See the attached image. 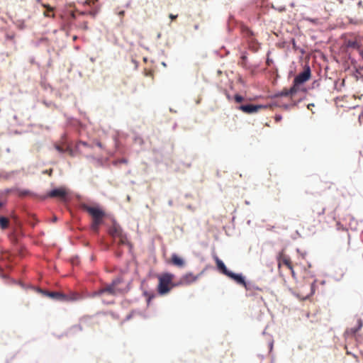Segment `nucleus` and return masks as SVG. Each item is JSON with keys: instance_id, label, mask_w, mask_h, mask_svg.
Returning a JSON list of instances; mask_svg holds the SVG:
<instances>
[{"instance_id": "ddd939ff", "label": "nucleus", "mask_w": 363, "mask_h": 363, "mask_svg": "<svg viewBox=\"0 0 363 363\" xmlns=\"http://www.w3.org/2000/svg\"><path fill=\"white\" fill-rule=\"evenodd\" d=\"M103 291V294L105 293H108L111 295H116L118 291H120V290L117 288H116L111 283L101 289Z\"/></svg>"}, {"instance_id": "9b49d317", "label": "nucleus", "mask_w": 363, "mask_h": 363, "mask_svg": "<svg viewBox=\"0 0 363 363\" xmlns=\"http://www.w3.org/2000/svg\"><path fill=\"white\" fill-rule=\"evenodd\" d=\"M172 262L174 265L182 268L185 265V262L183 258L179 257L177 254L174 253L172 255Z\"/></svg>"}, {"instance_id": "58836bf2", "label": "nucleus", "mask_w": 363, "mask_h": 363, "mask_svg": "<svg viewBox=\"0 0 363 363\" xmlns=\"http://www.w3.org/2000/svg\"><path fill=\"white\" fill-rule=\"evenodd\" d=\"M282 119V116L280 114H277L274 117V120L277 122H279Z\"/></svg>"}, {"instance_id": "72a5a7b5", "label": "nucleus", "mask_w": 363, "mask_h": 363, "mask_svg": "<svg viewBox=\"0 0 363 363\" xmlns=\"http://www.w3.org/2000/svg\"><path fill=\"white\" fill-rule=\"evenodd\" d=\"M122 281L121 278H116L113 279L111 284L116 288V286Z\"/></svg>"}, {"instance_id": "4be33fe9", "label": "nucleus", "mask_w": 363, "mask_h": 363, "mask_svg": "<svg viewBox=\"0 0 363 363\" xmlns=\"http://www.w3.org/2000/svg\"><path fill=\"white\" fill-rule=\"evenodd\" d=\"M9 226V219L4 216L0 217V227L1 229H6Z\"/></svg>"}, {"instance_id": "de8ad7c7", "label": "nucleus", "mask_w": 363, "mask_h": 363, "mask_svg": "<svg viewBox=\"0 0 363 363\" xmlns=\"http://www.w3.org/2000/svg\"><path fill=\"white\" fill-rule=\"evenodd\" d=\"M29 193H30V191L28 190H24L23 191V195H28Z\"/></svg>"}, {"instance_id": "2f4dec72", "label": "nucleus", "mask_w": 363, "mask_h": 363, "mask_svg": "<svg viewBox=\"0 0 363 363\" xmlns=\"http://www.w3.org/2000/svg\"><path fill=\"white\" fill-rule=\"evenodd\" d=\"M101 295H103V291L101 289H100L99 290H97V291L93 292L91 294V295H90L89 296L90 297H96V296H99Z\"/></svg>"}, {"instance_id": "b1692460", "label": "nucleus", "mask_w": 363, "mask_h": 363, "mask_svg": "<svg viewBox=\"0 0 363 363\" xmlns=\"http://www.w3.org/2000/svg\"><path fill=\"white\" fill-rule=\"evenodd\" d=\"M15 33H6L5 34V40L7 41H11L13 44H15Z\"/></svg>"}, {"instance_id": "a19ab883", "label": "nucleus", "mask_w": 363, "mask_h": 363, "mask_svg": "<svg viewBox=\"0 0 363 363\" xmlns=\"http://www.w3.org/2000/svg\"><path fill=\"white\" fill-rule=\"evenodd\" d=\"M95 145H96L97 147H100V148H101V149H103V148H104V146H103L102 143H101V142H99V141H96V142L95 143Z\"/></svg>"}, {"instance_id": "a211bd4d", "label": "nucleus", "mask_w": 363, "mask_h": 363, "mask_svg": "<svg viewBox=\"0 0 363 363\" xmlns=\"http://www.w3.org/2000/svg\"><path fill=\"white\" fill-rule=\"evenodd\" d=\"M249 48L253 52H257L259 48V43L255 39L248 40Z\"/></svg>"}, {"instance_id": "774afa93", "label": "nucleus", "mask_w": 363, "mask_h": 363, "mask_svg": "<svg viewBox=\"0 0 363 363\" xmlns=\"http://www.w3.org/2000/svg\"><path fill=\"white\" fill-rule=\"evenodd\" d=\"M362 5V1H359L358 2V6H361Z\"/></svg>"}, {"instance_id": "c85d7f7f", "label": "nucleus", "mask_w": 363, "mask_h": 363, "mask_svg": "<svg viewBox=\"0 0 363 363\" xmlns=\"http://www.w3.org/2000/svg\"><path fill=\"white\" fill-rule=\"evenodd\" d=\"M55 150H56L58 152H60V153H61V154H64V153L67 152L66 147H63L62 145H58V144H55Z\"/></svg>"}, {"instance_id": "0e129e2a", "label": "nucleus", "mask_w": 363, "mask_h": 363, "mask_svg": "<svg viewBox=\"0 0 363 363\" xmlns=\"http://www.w3.org/2000/svg\"><path fill=\"white\" fill-rule=\"evenodd\" d=\"M187 208H188L189 209H192V206H191V205H188V206H187Z\"/></svg>"}, {"instance_id": "7ed1b4c3", "label": "nucleus", "mask_w": 363, "mask_h": 363, "mask_svg": "<svg viewBox=\"0 0 363 363\" xmlns=\"http://www.w3.org/2000/svg\"><path fill=\"white\" fill-rule=\"evenodd\" d=\"M43 294L52 299L61 301H74L82 298V295L78 293H72L69 295H67L61 292L46 291H43Z\"/></svg>"}, {"instance_id": "338daca9", "label": "nucleus", "mask_w": 363, "mask_h": 363, "mask_svg": "<svg viewBox=\"0 0 363 363\" xmlns=\"http://www.w3.org/2000/svg\"><path fill=\"white\" fill-rule=\"evenodd\" d=\"M77 37L76 35H74V36L73 37V40H75L77 39Z\"/></svg>"}, {"instance_id": "423d86ee", "label": "nucleus", "mask_w": 363, "mask_h": 363, "mask_svg": "<svg viewBox=\"0 0 363 363\" xmlns=\"http://www.w3.org/2000/svg\"><path fill=\"white\" fill-rule=\"evenodd\" d=\"M267 105L245 104H241L237 107L238 110L248 114L257 113L259 110L267 108Z\"/></svg>"}, {"instance_id": "680f3d73", "label": "nucleus", "mask_w": 363, "mask_h": 363, "mask_svg": "<svg viewBox=\"0 0 363 363\" xmlns=\"http://www.w3.org/2000/svg\"><path fill=\"white\" fill-rule=\"evenodd\" d=\"M245 204H247V205H250V203L249 201H245Z\"/></svg>"}, {"instance_id": "6e6552de", "label": "nucleus", "mask_w": 363, "mask_h": 363, "mask_svg": "<svg viewBox=\"0 0 363 363\" xmlns=\"http://www.w3.org/2000/svg\"><path fill=\"white\" fill-rule=\"evenodd\" d=\"M48 196L57 197L65 201L67 197V193L63 188H55L48 193Z\"/></svg>"}, {"instance_id": "dca6fc26", "label": "nucleus", "mask_w": 363, "mask_h": 363, "mask_svg": "<svg viewBox=\"0 0 363 363\" xmlns=\"http://www.w3.org/2000/svg\"><path fill=\"white\" fill-rule=\"evenodd\" d=\"M65 138V135H64L62 136V138H63L62 145L66 146L67 152H68L70 156L74 157L76 155V151L78 149H77V148H76V150L72 149L71 147V146L67 143V142L65 140H64Z\"/></svg>"}, {"instance_id": "6ab92c4d", "label": "nucleus", "mask_w": 363, "mask_h": 363, "mask_svg": "<svg viewBox=\"0 0 363 363\" xmlns=\"http://www.w3.org/2000/svg\"><path fill=\"white\" fill-rule=\"evenodd\" d=\"M242 32L245 35V36L247 38V40H250V39H254L253 38L254 33L249 28L245 27V26L243 27L242 28Z\"/></svg>"}, {"instance_id": "cd10ccee", "label": "nucleus", "mask_w": 363, "mask_h": 363, "mask_svg": "<svg viewBox=\"0 0 363 363\" xmlns=\"http://www.w3.org/2000/svg\"><path fill=\"white\" fill-rule=\"evenodd\" d=\"M83 145L84 147H89V148H91L92 149L93 148V145H89L88 143L85 142V141H82V140H79L77 145H76V148L77 149H79V145Z\"/></svg>"}, {"instance_id": "412c9836", "label": "nucleus", "mask_w": 363, "mask_h": 363, "mask_svg": "<svg viewBox=\"0 0 363 363\" xmlns=\"http://www.w3.org/2000/svg\"><path fill=\"white\" fill-rule=\"evenodd\" d=\"M362 325H363L362 320L360 318H359L357 320V325L354 328H351L350 329V332L351 333V334L354 335L359 330L361 329Z\"/></svg>"}, {"instance_id": "ea45409f", "label": "nucleus", "mask_w": 363, "mask_h": 363, "mask_svg": "<svg viewBox=\"0 0 363 363\" xmlns=\"http://www.w3.org/2000/svg\"><path fill=\"white\" fill-rule=\"evenodd\" d=\"M302 99H299L298 101H294L292 104H291V107L296 106L298 105V104L301 101Z\"/></svg>"}, {"instance_id": "c03bdc74", "label": "nucleus", "mask_w": 363, "mask_h": 363, "mask_svg": "<svg viewBox=\"0 0 363 363\" xmlns=\"http://www.w3.org/2000/svg\"><path fill=\"white\" fill-rule=\"evenodd\" d=\"M169 18L172 19V20H174L177 18V15H173V14H170L169 15Z\"/></svg>"}, {"instance_id": "aec40b11", "label": "nucleus", "mask_w": 363, "mask_h": 363, "mask_svg": "<svg viewBox=\"0 0 363 363\" xmlns=\"http://www.w3.org/2000/svg\"><path fill=\"white\" fill-rule=\"evenodd\" d=\"M299 86L300 85L295 86V82L293 81L292 86L290 89H286L289 96H293L294 94H296L299 90Z\"/></svg>"}, {"instance_id": "393cba45", "label": "nucleus", "mask_w": 363, "mask_h": 363, "mask_svg": "<svg viewBox=\"0 0 363 363\" xmlns=\"http://www.w3.org/2000/svg\"><path fill=\"white\" fill-rule=\"evenodd\" d=\"M82 330V328L81 326V325L79 324H77V325H73L69 330V333H77V332H80Z\"/></svg>"}, {"instance_id": "37998d69", "label": "nucleus", "mask_w": 363, "mask_h": 363, "mask_svg": "<svg viewBox=\"0 0 363 363\" xmlns=\"http://www.w3.org/2000/svg\"><path fill=\"white\" fill-rule=\"evenodd\" d=\"M154 297H155V295H154V294H152V295H150H150L148 296V297H147V304H149V303H150V300H151L152 298H154Z\"/></svg>"}, {"instance_id": "f8f14e48", "label": "nucleus", "mask_w": 363, "mask_h": 363, "mask_svg": "<svg viewBox=\"0 0 363 363\" xmlns=\"http://www.w3.org/2000/svg\"><path fill=\"white\" fill-rule=\"evenodd\" d=\"M108 158L96 157L94 162L92 163L96 167H108Z\"/></svg>"}, {"instance_id": "13d9d810", "label": "nucleus", "mask_w": 363, "mask_h": 363, "mask_svg": "<svg viewBox=\"0 0 363 363\" xmlns=\"http://www.w3.org/2000/svg\"><path fill=\"white\" fill-rule=\"evenodd\" d=\"M199 25H198V24L194 25V29H195V30H198V29H199Z\"/></svg>"}, {"instance_id": "603ef678", "label": "nucleus", "mask_w": 363, "mask_h": 363, "mask_svg": "<svg viewBox=\"0 0 363 363\" xmlns=\"http://www.w3.org/2000/svg\"><path fill=\"white\" fill-rule=\"evenodd\" d=\"M347 354L352 355L354 357L357 358V356L354 354H352V352H347Z\"/></svg>"}, {"instance_id": "052dcab7", "label": "nucleus", "mask_w": 363, "mask_h": 363, "mask_svg": "<svg viewBox=\"0 0 363 363\" xmlns=\"http://www.w3.org/2000/svg\"><path fill=\"white\" fill-rule=\"evenodd\" d=\"M4 206V203L0 201V208Z\"/></svg>"}, {"instance_id": "f704fd0d", "label": "nucleus", "mask_w": 363, "mask_h": 363, "mask_svg": "<svg viewBox=\"0 0 363 363\" xmlns=\"http://www.w3.org/2000/svg\"><path fill=\"white\" fill-rule=\"evenodd\" d=\"M87 160H89L91 163L94 162V160L96 159V157L93 155H87L85 156Z\"/></svg>"}, {"instance_id": "f03ea898", "label": "nucleus", "mask_w": 363, "mask_h": 363, "mask_svg": "<svg viewBox=\"0 0 363 363\" xmlns=\"http://www.w3.org/2000/svg\"><path fill=\"white\" fill-rule=\"evenodd\" d=\"M174 274L171 273H164L159 277V284L157 286V291L160 295H164L167 294L172 287V279Z\"/></svg>"}, {"instance_id": "f257e3e1", "label": "nucleus", "mask_w": 363, "mask_h": 363, "mask_svg": "<svg viewBox=\"0 0 363 363\" xmlns=\"http://www.w3.org/2000/svg\"><path fill=\"white\" fill-rule=\"evenodd\" d=\"M109 234L112 237L114 244L118 247L123 245H130L125 233L118 223H114L109 228Z\"/></svg>"}, {"instance_id": "09e8293b", "label": "nucleus", "mask_w": 363, "mask_h": 363, "mask_svg": "<svg viewBox=\"0 0 363 363\" xmlns=\"http://www.w3.org/2000/svg\"><path fill=\"white\" fill-rule=\"evenodd\" d=\"M131 317H132V315H131V314H129V315H128L126 316L125 320H130V319L131 318Z\"/></svg>"}, {"instance_id": "6e6d98bb", "label": "nucleus", "mask_w": 363, "mask_h": 363, "mask_svg": "<svg viewBox=\"0 0 363 363\" xmlns=\"http://www.w3.org/2000/svg\"><path fill=\"white\" fill-rule=\"evenodd\" d=\"M324 213H325V208H323V209H322V211H321V212H319V213H318V215H322V214H323Z\"/></svg>"}, {"instance_id": "bf43d9fd", "label": "nucleus", "mask_w": 363, "mask_h": 363, "mask_svg": "<svg viewBox=\"0 0 363 363\" xmlns=\"http://www.w3.org/2000/svg\"><path fill=\"white\" fill-rule=\"evenodd\" d=\"M258 356L260 359H264V356L262 354H259Z\"/></svg>"}, {"instance_id": "7c9ffc66", "label": "nucleus", "mask_w": 363, "mask_h": 363, "mask_svg": "<svg viewBox=\"0 0 363 363\" xmlns=\"http://www.w3.org/2000/svg\"><path fill=\"white\" fill-rule=\"evenodd\" d=\"M234 99L237 103H241L244 100V97L238 94L234 96Z\"/></svg>"}, {"instance_id": "4c0bfd02", "label": "nucleus", "mask_w": 363, "mask_h": 363, "mask_svg": "<svg viewBox=\"0 0 363 363\" xmlns=\"http://www.w3.org/2000/svg\"><path fill=\"white\" fill-rule=\"evenodd\" d=\"M115 255L117 257L120 258L123 255V252L119 250H116L115 252Z\"/></svg>"}, {"instance_id": "c9c22d12", "label": "nucleus", "mask_w": 363, "mask_h": 363, "mask_svg": "<svg viewBox=\"0 0 363 363\" xmlns=\"http://www.w3.org/2000/svg\"><path fill=\"white\" fill-rule=\"evenodd\" d=\"M315 282L316 281L315 280L311 285V291L312 294L315 293Z\"/></svg>"}, {"instance_id": "8fccbe9b", "label": "nucleus", "mask_w": 363, "mask_h": 363, "mask_svg": "<svg viewBox=\"0 0 363 363\" xmlns=\"http://www.w3.org/2000/svg\"><path fill=\"white\" fill-rule=\"evenodd\" d=\"M44 103H45V104L47 106H50L52 104V102H51V101H50V102H46V101H45Z\"/></svg>"}, {"instance_id": "a18cd8bd", "label": "nucleus", "mask_w": 363, "mask_h": 363, "mask_svg": "<svg viewBox=\"0 0 363 363\" xmlns=\"http://www.w3.org/2000/svg\"><path fill=\"white\" fill-rule=\"evenodd\" d=\"M30 62L32 63V64H35V58L33 57H30Z\"/></svg>"}, {"instance_id": "c756f323", "label": "nucleus", "mask_w": 363, "mask_h": 363, "mask_svg": "<svg viewBox=\"0 0 363 363\" xmlns=\"http://www.w3.org/2000/svg\"><path fill=\"white\" fill-rule=\"evenodd\" d=\"M128 162V160L125 158H122L120 160H116L113 162V164L114 166L118 165V164H126Z\"/></svg>"}, {"instance_id": "f3484780", "label": "nucleus", "mask_w": 363, "mask_h": 363, "mask_svg": "<svg viewBox=\"0 0 363 363\" xmlns=\"http://www.w3.org/2000/svg\"><path fill=\"white\" fill-rule=\"evenodd\" d=\"M241 61L239 62V64L245 69H248V61H247V52H242L241 57H240Z\"/></svg>"}, {"instance_id": "e433bc0d", "label": "nucleus", "mask_w": 363, "mask_h": 363, "mask_svg": "<svg viewBox=\"0 0 363 363\" xmlns=\"http://www.w3.org/2000/svg\"><path fill=\"white\" fill-rule=\"evenodd\" d=\"M319 85H320V83H319L318 80H315L312 83V88L313 89L316 88V87L319 86Z\"/></svg>"}, {"instance_id": "5701e85b", "label": "nucleus", "mask_w": 363, "mask_h": 363, "mask_svg": "<svg viewBox=\"0 0 363 363\" xmlns=\"http://www.w3.org/2000/svg\"><path fill=\"white\" fill-rule=\"evenodd\" d=\"M246 290H253V289H259V287L255 286V284L250 281L245 280V284H242Z\"/></svg>"}, {"instance_id": "3c124183", "label": "nucleus", "mask_w": 363, "mask_h": 363, "mask_svg": "<svg viewBox=\"0 0 363 363\" xmlns=\"http://www.w3.org/2000/svg\"><path fill=\"white\" fill-rule=\"evenodd\" d=\"M272 347H273V342H271L269 343V349H270V351L272 350Z\"/></svg>"}, {"instance_id": "864d4df0", "label": "nucleus", "mask_w": 363, "mask_h": 363, "mask_svg": "<svg viewBox=\"0 0 363 363\" xmlns=\"http://www.w3.org/2000/svg\"><path fill=\"white\" fill-rule=\"evenodd\" d=\"M124 13H125V11H121L119 12L118 14H119V16H122L124 15Z\"/></svg>"}, {"instance_id": "1a4fd4ad", "label": "nucleus", "mask_w": 363, "mask_h": 363, "mask_svg": "<svg viewBox=\"0 0 363 363\" xmlns=\"http://www.w3.org/2000/svg\"><path fill=\"white\" fill-rule=\"evenodd\" d=\"M226 276L239 285L245 284V277L242 273L238 274L230 270Z\"/></svg>"}, {"instance_id": "79ce46f5", "label": "nucleus", "mask_w": 363, "mask_h": 363, "mask_svg": "<svg viewBox=\"0 0 363 363\" xmlns=\"http://www.w3.org/2000/svg\"><path fill=\"white\" fill-rule=\"evenodd\" d=\"M282 106L286 110H288L291 108V105L287 104H284Z\"/></svg>"}, {"instance_id": "5fc2aeb1", "label": "nucleus", "mask_w": 363, "mask_h": 363, "mask_svg": "<svg viewBox=\"0 0 363 363\" xmlns=\"http://www.w3.org/2000/svg\"><path fill=\"white\" fill-rule=\"evenodd\" d=\"M272 62V60H269V58L267 60V64L268 65H269L270 62Z\"/></svg>"}, {"instance_id": "69168bd1", "label": "nucleus", "mask_w": 363, "mask_h": 363, "mask_svg": "<svg viewBox=\"0 0 363 363\" xmlns=\"http://www.w3.org/2000/svg\"><path fill=\"white\" fill-rule=\"evenodd\" d=\"M157 38H160L161 37V34H160V33H158V35H157Z\"/></svg>"}, {"instance_id": "49530a36", "label": "nucleus", "mask_w": 363, "mask_h": 363, "mask_svg": "<svg viewBox=\"0 0 363 363\" xmlns=\"http://www.w3.org/2000/svg\"><path fill=\"white\" fill-rule=\"evenodd\" d=\"M168 205L169 206H173V201L172 199L169 200Z\"/></svg>"}, {"instance_id": "4468645a", "label": "nucleus", "mask_w": 363, "mask_h": 363, "mask_svg": "<svg viewBox=\"0 0 363 363\" xmlns=\"http://www.w3.org/2000/svg\"><path fill=\"white\" fill-rule=\"evenodd\" d=\"M102 223L103 218H92V223L91 225V230L95 233H98L99 230V226Z\"/></svg>"}, {"instance_id": "2eb2a0df", "label": "nucleus", "mask_w": 363, "mask_h": 363, "mask_svg": "<svg viewBox=\"0 0 363 363\" xmlns=\"http://www.w3.org/2000/svg\"><path fill=\"white\" fill-rule=\"evenodd\" d=\"M277 259H278L279 262H281L286 266H287L289 269H292L289 257L284 255L282 253H279L277 256Z\"/></svg>"}, {"instance_id": "9d476101", "label": "nucleus", "mask_w": 363, "mask_h": 363, "mask_svg": "<svg viewBox=\"0 0 363 363\" xmlns=\"http://www.w3.org/2000/svg\"><path fill=\"white\" fill-rule=\"evenodd\" d=\"M215 260L216 262V267H217L218 270L226 276V274H228V272L230 270L228 269L225 263L221 259H220L218 257H216Z\"/></svg>"}, {"instance_id": "e2e57ef3", "label": "nucleus", "mask_w": 363, "mask_h": 363, "mask_svg": "<svg viewBox=\"0 0 363 363\" xmlns=\"http://www.w3.org/2000/svg\"><path fill=\"white\" fill-rule=\"evenodd\" d=\"M162 65L164 67H166V66H167V64H166L164 62H162Z\"/></svg>"}, {"instance_id": "bb28decb", "label": "nucleus", "mask_w": 363, "mask_h": 363, "mask_svg": "<svg viewBox=\"0 0 363 363\" xmlns=\"http://www.w3.org/2000/svg\"><path fill=\"white\" fill-rule=\"evenodd\" d=\"M282 96H289V94L286 91V89H284L282 91L274 94V98L282 97Z\"/></svg>"}, {"instance_id": "0eeeda50", "label": "nucleus", "mask_w": 363, "mask_h": 363, "mask_svg": "<svg viewBox=\"0 0 363 363\" xmlns=\"http://www.w3.org/2000/svg\"><path fill=\"white\" fill-rule=\"evenodd\" d=\"M199 276L194 275L191 272L187 273L186 274H184L179 281L174 283L172 284L173 286H178L180 285H186L189 284L191 283H193L194 281H196Z\"/></svg>"}, {"instance_id": "a878e982", "label": "nucleus", "mask_w": 363, "mask_h": 363, "mask_svg": "<svg viewBox=\"0 0 363 363\" xmlns=\"http://www.w3.org/2000/svg\"><path fill=\"white\" fill-rule=\"evenodd\" d=\"M347 47L359 49L360 48V45H359V43L357 41L349 40L347 43Z\"/></svg>"}, {"instance_id": "4d7b16f0", "label": "nucleus", "mask_w": 363, "mask_h": 363, "mask_svg": "<svg viewBox=\"0 0 363 363\" xmlns=\"http://www.w3.org/2000/svg\"><path fill=\"white\" fill-rule=\"evenodd\" d=\"M359 55L362 57V58L363 59V50L359 51Z\"/></svg>"}, {"instance_id": "20e7f679", "label": "nucleus", "mask_w": 363, "mask_h": 363, "mask_svg": "<svg viewBox=\"0 0 363 363\" xmlns=\"http://www.w3.org/2000/svg\"><path fill=\"white\" fill-rule=\"evenodd\" d=\"M311 77V69L308 64H306L302 72H299L294 79L296 85H302Z\"/></svg>"}, {"instance_id": "39448f33", "label": "nucleus", "mask_w": 363, "mask_h": 363, "mask_svg": "<svg viewBox=\"0 0 363 363\" xmlns=\"http://www.w3.org/2000/svg\"><path fill=\"white\" fill-rule=\"evenodd\" d=\"M81 207L83 210L88 212L92 218H103L105 216V212L99 206H89L86 203H82Z\"/></svg>"}, {"instance_id": "473e14b6", "label": "nucleus", "mask_w": 363, "mask_h": 363, "mask_svg": "<svg viewBox=\"0 0 363 363\" xmlns=\"http://www.w3.org/2000/svg\"><path fill=\"white\" fill-rule=\"evenodd\" d=\"M134 141H135V143H138V144H139L140 145H143V138L140 136H139V135L135 136Z\"/></svg>"}]
</instances>
